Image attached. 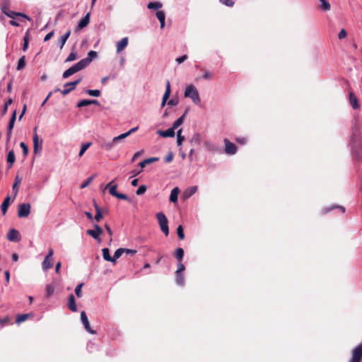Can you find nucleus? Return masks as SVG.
<instances>
[{
    "instance_id": "obj_1",
    "label": "nucleus",
    "mask_w": 362,
    "mask_h": 362,
    "mask_svg": "<svg viewBox=\"0 0 362 362\" xmlns=\"http://www.w3.org/2000/svg\"><path fill=\"white\" fill-rule=\"evenodd\" d=\"M184 96L185 98H190L193 101V103L196 105H199L201 103V99L199 97V92H198L197 89L196 88V87L192 84L188 86L186 88V89L185 90Z\"/></svg>"
},
{
    "instance_id": "obj_2",
    "label": "nucleus",
    "mask_w": 362,
    "mask_h": 362,
    "mask_svg": "<svg viewBox=\"0 0 362 362\" xmlns=\"http://www.w3.org/2000/svg\"><path fill=\"white\" fill-rule=\"evenodd\" d=\"M160 230L167 236L169 234V227L168 225V219L165 215L163 212H158L156 214Z\"/></svg>"
},
{
    "instance_id": "obj_3",
    "label": "nucleus",
    "mask_w": 362,
    "mask_h": 362,
    "mask_svg": "<svg viewBox=\"0 0 362 362\" xmlns=\"http://www.w3.org/2000/svg\"><path fill=\"white\" fill-rule=\"evenodd\" d=\"M85 69L84 66L81 64V62L79 61L73 66H71L70 68L66 69L62 74L63 78H67L71 75L80 71L81 70Z\"/></svg>"
},
{
    "instance_id": "obj_4",
    "label": "nucleus",
    "mask_w": 362,
    "mask_h": 362,
    "mask_svg": "<svg viewBox=\"0 0 362 362\" xmlns=\"http://www.w3.org/2000/svg\"><path fill=\"white\" fill-rule=\"evenodd\" d=\"M33 153L37 155L40 154L42 149V140L40 139L37 134V127L34 129V134H33Z\"/></svg>"
},
{
    "instance_id": "obj_5",
    "label": "nucleus",
    "mask_w": 362,
    "mask_h": 362,
    "mask_svg": "<svg viewBox=\"0 0 362 362\" xmlns=\"http://www.w3.org/2000/svg\"><path fill=\"white\" fill-rule=\"evenodd\" d=\"M30 204L29 203H23L19 204L18 209V216L19 218H26L30 214Z\"/></svg>"
},
{
    "instance_id": "obj_6",
    "label": "nucleus",
    "mask_w": 362,
    "mask_h": 362,
    "mask_svg": "<svg viewBox=\"0 0 362 362\" xmlns=\"http://www.w3.org/2000/svg\"><path fill=\"white\" fill-rule=\"evenodd\" d=\"M362 358V344H358L354 349L351 353V358L349 362H360Z\"/></svg>"
},
{
    "instance_id": "obj_7",
    "label": "nucleus",
    "mask_w": 362,
    "mask_h": 362,
    "mask_svg": "<svg viewBox=\"0 0 362 362\" xmlns=\"http://www.w3.org/2000/svg\"><path fill=\"white\" fill-rule=\"evenodd\" d=\"M54 254V250L52 248H49L47 255H46L45 258L44 259L42 267L44 271H47V269L52 267L53 264L52 262V257Z\"/></svg>"
},
{
    "instance_id": "obj_8",
    "label": "nucleus",
    "mask_w": 362,
    "mask_h": 362,
    "mask_svg": "<svg viewBox=\"0 0 362 362\" xmlns=\"http://www.w3.org/2000/svg\"><path fill=\"white\" fill-rule=\"evenodd\" d=\"M16 119V110H14L8 122L7 132H6V142H9L12 135V130L14 127V123Z\"/></svg>"
},
{
    "instance_id": "obj_9",
    "label": "nucleus",
    "mask_w": 362,
    "mask_h": 362,
    "mask_svg": "<svg viewBox=\"0 0 362 362\" xmlns=\"http://www.w3.org/2000/svg\"><path fill=\"white\" fill-rule=\"evenodd\" d=\"M81 81V78H78L74 81L68 82L64 84V88L62 90V94L63 95H68L71 91L76 88V86Z\"/></svg>"
},
{
    "instance_id": "obj_10",
    "label": "nucleus",
    "mask_w": 362,
    "mask_h": 362,
    "mask_svg": "<svg viewBox=\"0 0 362 362\" xmlns=\"http://www.w3.org/2000/svg\"><path fill=\"white\" fill-rule=\"evenodd\" d=\"M81 320L84 326L85 329L91 334H96V332L90 328L89 321L85 311L81 313Z\"/></svg>"
},
{
    "instance_id": "obj_11",
    "label": "nucleus",
    "mask_w": 362,
    "mask_h": 362,
    "mask_svg": "<svg viewBox=\"0 0 362 362\" xmlns=\"http://www.w3.org/2000/svg\"><path fill=\"white\" fill-rule=\"evenodd\" d=\"M223 141L225 144V152L228 155L235 154L237 152L236 146L227 139H225Z\"/></svg>"
},
{
    "instance_id": "obj_12",
    "label": "nucleus",
    "mask_w": 362,
    "mask_h": 362,
    "mask_svg": "<svg viewBox=\"0 0 362 362\" xmlns=\"http://www.w3.org/2000/svg\"><path fill=\"white\" fill-rule=\"evenodd\" d=\"M97 55L98 54L95 51L90 50L88 52L87 57L82 59L80 62L86 68L90 64L93 59L97 57Z\"/></svg>"
},
{
    "instance_id": "obj_13",
    "label": "nucleus",
    "mask_w": 362,
    "mask_h": 362,
    "mask_svg": "<svg viewBox=\"0 0 362 362\" xmlns=\"http://www.w3.org/2000/svg\"><path fill=\"white\" fill-rule=\"evenodd\" d=\"M95 230L89 229L86 231L87 234L90 235L93 238L97 240L99 238V236L102 234L103 230L102 228L98 225H94Z\"/></svg>"
},
{
    "instance_id": "obj_14",
    "label": "nucleus",
    "mask_w": 362,
    "mask_h": 362,
    "mask_svg": "<svg viewBox=\"0 0 362 362\" xmlns=\"http://www.w3.org/2000/svg\"><path fill=\"white\" fill-rule=\"evenodd\" d=\"M7 238L12 242H18L21 240L19 232L16 229H11L7 235Z\"/></svg>"
},
{
    "instance_id": "obj_15",
    "label": "nucleus",
    "mask_w": 362,
    "mask_h": 362,
    "mask_svg": "<svg viewBox=\"0 0 362 362\" xmlns=\"http://www.w3.org/2000/svg\"><path fill=\"white\" fill-rule=\"evenodd\" d=\"M1 10L3 13L7 16L8 17L14 19L16 16V12L12 11L9 10L8 6V2L5 1V2L1 6Z\"/></svg>"
},
{
    "instance_id": "obj_16",
    "label": "nucleus",
    "mask_w": 362,
    "mask_h": 362,
    "mask_svg": "<svg viewBox=\"0 0 362 362\" xmlns=\"http://www.w3.org/2000/svg\"><path fill=\"white\" fill-rule=\"evenodd\" d=\"M89 21H90V13H88L78 22V24L77 28H76V30H81L83 28L86 27L88 25Z\"/></svg>"
},
{
    "instance_id": "obj_17",
    "label": "nucleus",
    "mask_w": 362,
    "mask_h": 362,
    "mask_svg": "<svg viewBox=\"0 0 362 362\" xmlns=\"http://www.w3.org/2000/svg\"><path fill=\"white\" fill-rule=\"evenodd\" d=\"M129 42V39L127 37H123L121 40L118 41L117 42L116 47H117V52L119 53L123 49H125V47L127 46Z\"/></svg>"
},
{
    "instance_id": "obj_18",
    "label": "nucleus",
    "mask_w": 362,
    "mask_h": 362,
    "mask_svg": "<svg viewBox=\"0 0 362 362\" xmlns=\"http://www.w3.org/2000/svg\"><path fill=\"white\" fill-rule=\"evenodd\" d=\"M349 100L353 109L356 110L360 107L358 100L354 93H349Z\"/></svg>"
},
{
    "instance_id": "obj_19",
    "label": "nucleus",
    "mask_w": 362,
    "mask_h": 362,
    "mask_svg": "<svg viewBox=\"0 0 362 362\" xmlns=\"http://www.w3.org/2000/svg\"><path fill=\"white\" fill-rule=\"evenodd\" d=\"M157 134L163 137H173L175 136V129L173 127L168 129L167 130H158Z\"/></svg>"
},
{
    "instance_id": "obj_20",
    "label": "nucleus",
    "mask_w": 362,
    "mask_h": 362,
    "mask_svg": "<svg viewBox=\"0 0 362 362\" xmlns=\"http://www.w3.org/2000/svg\"><path fill=\"white\" fill-rule=\"evenodd\" d=\"M70 35H71V30H69L64 35H62L61 36V37L59 39L58 45L61 49L64 46V45H65L66 40H68V38L69 37Z\"/></svg>"
},
{
    "instance_id": "obj_21",
    "label": "nucleus",
    "mask_w": 362,
    "mask_h": 362,
    "mask_svg": "<svg viewBox=\"0 0 362 362\" xmlns=\"http://www.w3.org/2000/svg\"><path fill=\"white\" fill-rule=\"evenodd\" d=\"M11 202V197L9 195H8L3 201V202L1 205V210L4 215L6 214V213L8 210V208L10 205Z\"/></svg>"
},
{
    "instance_id": "obj_22",
    "label": "nucleus",
    "mask_w": 362,
    "mask_h": 362,
    "mask_svg": "<svg viewBox=\"0 0 362 362\" xmlns=\"http://www.w3.org/2000/svg\"><path fill=\"white\" fill-rule=\"evenodd\" d=\"M68 307L72 312H76L77 311V306L75 301V298L74 294H70L69 296V303H68Z\"/></svg>"
},
{
    "instance_id": "obj_23",
    "label": "nucleus",
    "mask_w": 362,
    "mask_h": 362,
    "mask_svg": "<svg viewBox=\"0 0 362 362\" xmlns=\"http://www.w3.org/2000/svg\"><path fill=\"white\" fill-rule=\"evenodd\" d=\"M15 160H16L15 153H14V151L13 150H11L8 153L7 157H6V162L8 165V168H11L13 166Z\"/></svg>"
},
{
    "instance_id": "obj_24",
    "label": "nucleus",
    "mask_w": 362,
    "mask_h": 362,
    "mask_svg": "<svg viewBox=\"0 0 362 362\" xmlns=\"http://www.w3.org/2000/svg\"><path fill=\"white\" fill-rule=\"evenodd\" d=\"M113 182L114 181H111L110 182H109L106 186H105V189H109V192L110 194L113 196V197H116L117 194L118 193L117 192V185L116 184H114L113 185Z\"/></svg>"
},
{
    "instance_id": "obj_25",
    "label": "nucleus",
    "mask_w": 362,
    "mask_h": 362,
    "mask_svg": "<svg viewBox=\"0 0 362 362\" xmlns=\"http://www.w3.org/2000/svg\"><path fill=\"white\" fill-rule=\"evenodd\" d=\"M156 17L158 20L160 21V28H163L165 27V13L163 11H158L156 12Z\"/></svg>"
},
{
    "instance_id": "obj_26",
    "label": "nucleus",
    "mask_w": 362,
    "mask_h": 362,
    "mask_svg": "<svg viewBox=\"0 0 362 362\" xmlns=\"http://www.w3.org/2000/svg\"><path fill=\"white\" fill-rule=\"evenodd\" d=\"M180 192V189L177 187L173 188L170 192V201L171 202H176L177 201L178 194Z\"/></svg>"
},
{
    "instance_id": "obj_27",
    "label": "nucleus",
    "mask_w": 362,
    "mask_h": 362,
    "mask_svg": "<svg viewBox=\"0 0 362 362\" xmlns=\"http://www.w3.org/2000/svg\"><path fill=\"white\" fill-rule=\"evenodd\" d=\"M198 187L197 186H192L189 188H187L185 192H184V197L185 198H189L191 196H192L194 194H195L197 191Z\"/></svg>"
},
{
    "instance_id": "obj_28",
    "label": "nucleus",
    "mask_w": 362,
    "mask_h": 362,
    "mask_svg": "<svg viewBox=\"0 0 362 362\" xmlns=\"http://www.w3.org/2000/svg\"><path fill=\"white\" fill-rule=\"evenodd\" d=\"M163 6L160 1H151L147 4V8L152 10H158Z\"/></svg>"
},
{
    "instance_id": "obj_29",
    "label": "nucleus",
    "mask_w": 362,
    "mask_h": 362,
    "mask_svg": "<svg viewBox=\"0 0 362 362\" xmlns=\"http://www.w3.org/2000/svg\"><path fill=\"white\" fill-rule=\"evenodd\" d=\"M202 135L200 133H195L190 139V143L193 144H200L202 142Z\"/></svg>"
},
{
    "instance_id": "obj_30",
    "label": "nucleus",
    "mask_w": 362,
    "mask_h": 362,
    "mask_svg": "<svg viewBox=\"0 0 362 362\" xmlns=\"http://www.w3.org/2000/svg\"><path fill=\"white\" fill-rule=\"evenodd\" d=\"M54 286L52 284H47L45 288V296L49 298L54 292Z\"/></svg>"
},
{
    "instance_id": "obj_31",
    "label": "nucleus",
    "mask_w": 362,
    "mask_h": 362,
    "mask_svg": "<svg viewBox=\"0 0 362 362\" xmlns=\"http://www.w3.org/2000/svg\"><path fill=\"white\" fill-rule=\"evenodd\" d=\"M158 158L152 157V158H149L144 160L143 161L140 162L139 165L141 167V168L142 169L146 166V165L152 163H153L155 161H158Z\"/></svg>"
},
{
    "instance_id": "obj_32",
    "label": "nucleus",
    "mask_w": 362,
    "mask_h": 362,
    "mask_svg": "<svg viewBox=\"0 0 362 362\" xmlns=\"http://www.w3.org/2000/svg\"><path fill=\"white\" fill-rule=\"evenodd\" d=\"M102 252H103V259L105 261L110 262L112 263L114 262V260L112 259V257L110 256V250L108 248H103L102 250Z\"/></svg>"
},
{
    "instance_id": "obj_33",
    "label": "nucleus",
    "mask_w": 362,
    "mask_h": 362,
    "mask_svg": "<svg viewBox=\"0 0 362 362\" xmlns=\"http://www.w3.org/2000/svg\"><path fill=\"white\" fill-rule=\"evenodd\" d=\"M320 1V5L319 6V8L327 11L331 8L330 4L327 0H319Z\"/></svg>"
},
{
    "instance_id": "obj_34",
    "label": "nucleus",
    "mask_w": 362,
    "mask_h": 362,
    "mask_svg": "<svg viewBox=\"0 0 362 362\" xmlns=\"http://www.w3.org/2000/svg\"><path fill=\"white\" fill-rule=\"evenodd\" d=\"M116 143L113 142V139L110 141H104L101 144V147L107 151L111 150Z\"/></svg>"
},
{
    "instance_id": "obj_35",
    "label": "nucleus",
    "mask_w": 362,
    "mask_h": 362,
    "mask_svg": "<svg viewBox=\"0 0 362 362\" xmlns=\"http://www.w3.org/2000/svg\"><path fill=\"white\" fill-rule=\"evenodd\" d=\"M184 256V250L181 247L176 249L175 252V257L177 259L178 262H182V259Z\"/></svg>"
},
{
    "instance_id": "obj_36",
    "label": "nucleus",
    "mask_w": 362,
    "mask_h": 362,
    "mask_svg": "<svg viewBox=\"0 0 362 362\" xmlns=\"http://www.w3.org/2000/svg\"><path fill=\"white\" fill-rule=\"evenodd\" d=\"M91 144H92L91 142L82 144L81 146L80 151L78 153V156L81 157L85 153L86 150L91 146Z\"/></svg>"
},
{
    "instance_id": "obj_37",
    "label": "nucleus",
    "mask_w": 362,
    "mask_h": 362,
    "mask_svg": "<svg viewBox=\"0 0 362 362\" xmlns=\"http://www.w3.org/2000/svg\"><path fill=\"white\" fill-rule=\"evenodd\" d=\"M176 275V284L178 286H182L185 285V279L182 273H175Z\"/></svg>"
},
{
    "instance_id": "obj_38",
    "label": "nucleus",
    "mask_w": 362,
    "mask_h": 362,
    "mask_svg": "<svg viewBox=\"0 0 362 362\" xmlns=\"http://www.w3.org/2000/svg\"><path fill=\"white\" fill-rule=\"evenodd\" d=\"M95 209L96 211V214L93 217V219H95L97 222H99L100 219L103 218V215L101 213L100 208L95 203Z\"/></svg>"
},
{
    "instance_id": "obj_39",
    "label": "nucleus",
    "mask_w": 362,
    "mask_h": 362,
    "mask_svg": "<svg viewBox=\"0 0 362 362\" xmlns=\"http://www.w3.org/2000/svg\"><path fill=\"white\" fill-rule=\"evenodd\" d=\"M184 118H185V114L183 115H182L181 117H180L179 118H177L173 124V129H176L177 128H178V127H180L184 122Z\"/></svg>"
},
{
    "instance_id": "obj_40",
    "label": "nucleus",
    "mask_w": 362,
    "mask_h": 362,
    "mask_svg": "<svg viewBox=\"0 0 362 362\" xmlns=\"http://www.w3.org/2000/svg\"><path fill=\"white\" fill-rule=\"evenodd\" d=\"M123 253H124V248H119V249H117L115 252L114 255L112 257V259L114 260L113 263H115L117 259L118 258H119Z\"/></svg>"
},
{
    "instance_id": "obj_41",
    "label": "nucleus",
    "mask_w": 362,
    "mask_h": 362,
    "mask_svg": "<svg viewBox=\"0 0 362 362\" xmlns=\"http://www.w3.org/2000/svg\"><path fill=\"white\" fill-rule=\"evenodd\" d=\"M170 95V83L169 81H167L166 82V89L165 92L163 96V99L167 100L169 98Z\"/></svg>"
},
{
    "instance_id": "obj_42",
    "label": "nucleus",
    "mask_w": 362,
    "mask_h": 362,
    "mask_svg": "<svg viewBox=\"0 0 362 362\" xmlns=\"http://www.w3.org/2000/svg\"><path fill=\"white\" fill-rule=\"evenodd\" d=\"M25 66V56H22L18 62V65H17V70H21L22 69H23Z\"/></svg>"
},
{
    "instance_id": "obj_43",
    "label": "nucleus",
    "mask_w": 362,
    "mask_h": 362,
    "mask_svg": "<svg viewBox=\"0 0 362 362\" xmlns=\"http://www.w3.org/2000/svg\"><path fill=\"white\" fill-rule=\"evenodd\" d=\"M29 317V315L28 314H22V315H18L16 317V323L17 324H20L24 321H25Z\"/></svg>"
},
{
    "instance_id": "obj_44",
    "label": "nucleus",
    "mask_w": 362,
    "mask_h": 362,
    "mask_svg": "<svg viewBox=\"0 0 362 362\" xmlns=\"http://www.w3.org/2000/svg\"><path fill=\"white\" fill-rule=\"evenodd\" d=\"M86 93L93 97H99L100 95V91L99 90L88 89L86 90Z\"/></svg>"
},
{
    "instance_id": "obj_45",
    "label": "nucleus",
    "mask_w": 362,
    "mask_h": 362,
    "mask_svg": "<svg viewBox=\"0 0 362 362\" xmlns=\"http://www.w3.org/2000/svg\"><path fill=\"white\" fill-rule=\"evenodd\" d=\"M182 129H179L177 132V144L178 146L182 145V141L185 140V137L181 136Z\"/></svg>"
},
{
    "instance_id": "obj_46",
    "label": "nucleus",
    "mask_w": 362,
    "mask_h": 362,
    "mask_svg": "<svg viewBox=\"0 0 362 362\" xmlns=\"http://www.w3.org/2000/svg\"><path fill=\"white\" fill-rule=\"evenodd\" d=\"M204 145H205L206 149L209 151H216V146H215V144H214L213 143H211L210 141H205Z\"/></svg>"
},
{
    "instance_id": "obj_47",
    "label": "nucleus",
    "mask_w": 362,
    "mask_h": 362,
    "mask_svg": "<svg viewBox=\"0 0 362 362\" xmlns=\"http://www.w3.org/2000/svg\"><path fill=\"white\" fill-rule=\"evenodd\" d=\"M177 233L178 238L180 240H183L185 238L184 230L181 225L178 226V227L177 228Z\"/></svg>"
},
{
    "instance_id": "obj_48",
    "label": "nucleus",
    "mask_w": 362,
    "mask_h": 362,
    "mask_svg": "<svg viewBox=\"0 0 362 362\" xmlns=\"http://www.w3.org/2000/svg\"><path fill=\"white\" fill-rule=\"evenodd\" d=\"M77 59V53L76 52H71L69 55L67 57V58L66 59L65 62H72V61H74Z\"/></svg>"
},
{
    "instance_id": "obj_49",
    "label": "nucleus",
    "mask_w": 362,
    "mask_h": 362,
    "mask_svg": "<svg viewBox=\"0 0 362 362\" xmlns=\"http://www.w3.org/2000/svg\"><path fill=\"white\" fill-rule=\"evenodd\" d=\"M83 285H84L83 283H81L78 285H77L75 288V293L78 298L81 297V288Z\"/></svg>"
},
{
    "instance_id": "obj_50",
    "label": "nucleus",
    "mask_w": 362,
    "mask_h": 362,
    "mask_svg": "<svg viewBox=\"0 0 362 362\" xmlns=\"http://www.w3.org/2000/svg\"><path fill=\"white\" fill-rule=\"evenodd\" d=\"M147 187L146 185H141L136 190V193L137 195H142L146 192Z\"/></svg>"
},
{
    "instance_id": "obj_51",
    "label": "nucleus",
    "mask_w": 362,
    "mask_h": 362,
    "mask_svg": "<svg viewBox=\"0 0 362 362\" xmlns=\"http://www.w3.org/2000/svg\"><path fill=\"white\" fill-rule=\"evenodd\" d=\"M127 137V134L125 133H123L117 136H115L113 138V142L117 143L118 141L125 139Z\"/></svg>"
},
{
    "instance_id": "obj_52",
    "label": "nucleus",
    "mask_w": 362,
    "mask_h": 362,
    "mask_svg": "<svg viewBox=\"0 0 362 362\" xmlns=\"http://www.w3.org/2000/svg\"><path fill=\"white\" fill-rule=\"evenodd\" d=\"M89 105H90L89 100H81L78 102L77 107H85V106H87Z\"/></svg>"
},
{
    "instance_id": "obj_53",
    "label": "nucleus",
    "mask_w": 362,
    "mask_h": 362,
    "mask_svg": "<svg viewBox=\"0 0 362 362\" xmlns=\"http://www.w3.org/2000/svg\"><path fill=\"white\" fill-rule=\"evenodd\" d=\"M219 1H220V2H221L222 4H223V5L226 6H228V7H232V6H233V5H234V4H235V3H234V1H233V0H219Z\"/></svg>"
},
{
    "instance_id": "obj_54",
    "label": "nucleus",
    "mask_w": 362,
    "mask_h": 362,
    "mask_svg": "<svg viewBox=\"0 0 362 362\" xmlns=\"http://www.w3.org/2000/svg\"><path fill=\"white\" fill-rule=\"evenodd\" d=\"M214 76L213 74L208 71H205L202 75V78L205 79V80H209V79H211Z\"/></svg>"
},
{
    "instance_id": "obj_55",
    "label": "nucleus",
    "mask_w": 362,
    "mask_h": 362,
    "mask_svg": "<svg viewBox=\"0 0 362 362\" xmlns=\"http://www.w3.org/2000/svg\"><path fill=\"white\" fill-rule=\"evenodd\" d=\"M94 178V175L89 177L86 182L81 184V188H85L88 187Z\"/></svg>"
},
{
    "instance_id": "obj_56",
    "label": "nucleus",
    "mask_w": 362,
    "mask_h": 362,
    "mask_svg": "<svg viewBox=\"0 0 362 362\" xmlns=\"http://www.w3.org/2000/svg\"><path fill=\"white\" fill-rule=\"evenodd\" d=\"M185 269V265L182 263V262H178L177 264V269L175 273H182Z\"/></svg>"
},
{
    "instance_id": "obj_57",
    "label": "nucleus",
    "mask_w": 362,
    "mask_h": 362,
    "mask_svg": "<svg viewBox=\"0 0 362 362\" xmlns=\"http://www.w3.org/2000/svg\"><path fill=\"white\" fill-rule=\"evenodd\" d=\"M20 146L23 149V153L24 156H26L28 153V148L24 142H21Z\"/></svg>"
},
{
    "instance_id": "obj_58",
    "label": "nucleus",
    "mask_w": 362,
    "mask_h": 362,
    "mask_svg": "<svg viewBox=\"0 0 362 362\" xmlns=\"http://www.w3.org/2000/svg\"><path fill=\"white\" fill-rule=\"evenodd\" d=\"M12 190H13V192L14 193V197H13V198L12 199V202H13V201H14L16 197L17 196V194H18V190H19L18 185H16V183H13V187H12Z\"/></svg>"
},
{
    "instance_id": "obj_59",
    "label": "nucleus",
    "mask_w": 362,
    "mask_h": 362,
    "mask_svg": "<svg viewBox=\"0 0 362 362\" xmlns=\"http://www.w3.org/2000/svg\"><path fill=\"white\" fill-rule=\"evenodd\" d=\"M187 58H188L187 55L184 54L181 57L176 58L175 61L177 64H182V62H184Z\"/></svg>"
},
{
    "instance_id": "obj_60",
    "label": "nucleus",
    "mask_w": 362,
    "mask_h": 362,
    "mask_svg": "<svg viewBox=\"0 0 362 362\" xmlns=\"http://www.w3.org/2000/svg\"><path fill=\"white\" fill-rule=\"evenodd\" d=\"M335 208L340 209V210L341 211V213H344L345 212V208L344 207L341 206H336V205H334V206H332L330 208L326 209H325V213H327L328 211H330L331 210H332L333 209H335Z\"/></svg>"
},
{
    "instance_id": "obj_61",
    "label": "nucleus",
    "mask_w": 362,
    "mask_h": 362,
    "mask_svg": "<svg viewBox=\"0 0 362 362\" xmlns=\"http://www.w3.org/2000/svg\"><path fill=\"white\" fill-rule=\"evenodd\" d=\"M12 103V100L10 98L8 99L4 104V108H3V115H4L6 112H7V110H8V107L9 105H11Z\"/></svg>"
},
{
    "instance_id": "obj_62",
    "label": "nucleus",
    "mask_w": 362,
    "mask_h": 362,
    "mask_svg": "<svg viewBox=\"0 0 362 362\" xmlns=\"http://www.w3.org/2000/svg\"><path fill=\"white\" fill-rule=\"evenodd\" d=\"M118 199L129 201V198L124 194L117 193L116 197Z\"/></svg>"
},
{
    "instance_id": "obj_63",
    "label": "nucleus",
    "mask_w": 362,
    "mask_h": 362,
    "mask_svg": "<svg viewBox=\"0 0 362 362\" xmlns=\"http://www.w3.org/2000/svg\"><path fill=\"white\" fill-rule=\"evenodd\" d=\"M173 159V152H169L168 154L165 157V161L166 163H170Z\"/></svg>"
},
{
    "instance_id": "obj_64",
    "label": "nucleus",
    "mask_w": 362,
    "mask_h": 362,
    "mask_svg": "<svg viewBox=\"0 0 362 362\" xmlns=\"http://www.w3.org/2000/svg\"><path fill=\"white\" fill-rule=\"evenodd\" d=\"M346 36V31L344 29H341L338 34L339 39L341 40L345 38Z\"/></svg>"
}]
</instances>
